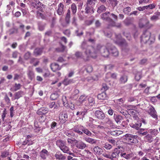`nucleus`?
Wrapping results in <instances>:
<instances>
[{"instance_id": "nucleus-63", "label": "nucleus", "mask_w": 160, "mask_h": 160, "mask_svg": "<svg viewBox=\"0 0 160 160\" xmlns=\"http://www.w3.org/2000/svg\"><path fill=\"white\" fill-rule=\"evenodd\" d=\"M85 97L84 96L82 95L79 98V99L80 102H82L85 100Z\"/></svg>"}, {"instance_id": "nucleus-62", "label": "nucleus", "mask_w": 160, "mask_h": 160, "mask_svg": "<svg viewBox=\"0 0 160 160\" xmlns=\"http://www.w3.org/2000/svg\"><path fill=\"white\" fill-rule=\"evenodd\" d=\"M110 3L114 7H115L118 4L117 1L116 0H112L111 2Z\"/></svg>"}, {"instance_id": "nucleus-38", "label": "nucleus", "mask_w": 160, "mask_h": 160, "mask_svg": "<svg viewBox=\"0 0 160 160\" xmlns=\"http://www.w3.org/2000/svg\"><path fill=\"white\" fill-rule=\"evenodd\" d=\"M59 96L58 94L57 93L52 94L50 96V98L52 100H55L57 99Z\"/></svg>"}, {"instance_id": "nucleus-1", "label": "nucleus", "mask_w": 160, "mask_h": 160, "mask_svg": "<svg viewBox=\"0 0 160 160\" xmlns=\"http://www.w3.org/2000/svg\"><path fill=\"white\" fill-rule=\"evenodd\" d=\"M81 48L82 50L85 49L84 53L87 58H96L98 55L97 45L95 48L92 46H88L86 42L83 41L81 44Z\"/></svg>"}, {"instance_id": "nucleus-52", "label": "nucleus", "mask_w": 160, "mask_h": 160, "mask_svg": "<svg viewBox=\"0 0 160 160\" xmlns=\"http://www.w3.org/2000/svg\"><path fill=\"white\" fill-rule=\"evenodd\" d=\"M9 154V152L7 151H4L2 153L1 157L2 158H5Z\"/></svg>"}, {"instance_id": "nucleus-40", "label": "nucleus", "mask_w": 160, "mask_h": 160, "mask_svg": "<svg viewBox=\"0 0 160 160\" xmlns=\"http://www.w3.org/2000/svg\"><path fill=\"white\" fill-rule=\"evenodd\" d=\"M81 130L82 132L84 133L88 136H90L91 134V133L89 131L88 129L84 128L83 127H82L81 128Z\"/></svg>"}, {"instance_id": "nucleus-56", "label": "nucleus", "mask_w": 160, "mask_h": 160, "mask_svg": "<svg viewBox=\"0 0 160 160\" xmlns=\"http://www.w3.org/2000/svg\"><path fill=\"white\" fill-rule=\"evenodd\" d=\"M150 132L152 134L155 135L157 134L158 133V130L154 129H151L150 130Z\"/></svg>"}, {"instance_id": "nucleus-10", "label": "nucleus", "mask_w": 160, "mask_h": 160, "mask_svg": "<svg viewBox=\"0 0 160 160\" xmlns=\"http://www.w3.org/2000/svg\"><path fill=\"white\" fill-rule=\"evenodd\" d=\"M149 24V22L146 19H141L140 20L139 25L140 28L146 27L149 28L148 25Z\"/></svg>"}, {"instance_id": "nucleus-58", "label": "nucleus", "mask_w": 160, "mask_h": 160, "mask_svg": "<svg viewBox=\"0 0 160 160\" xmlns=\"http://www.w3.org/2000/svg\"><path fill=\"white\" fill-rule=\"evenodd\" d=\"M124 23L127 26H128L131 24L129 19L127 18L125 19L123 21Z\"/></svg>"}, {"instance_id": "nucleus-19", "label": "nucleus", "mask_w": 160, "mask_h": 160, "mask_svg": "<svg viewBox=\"0 0 160 160\" xmlns=\"http://www.w3.org/2000/svg\"><path fill=\"white\" fill-rule=\"evenodd\" d=\"M73 82L72 79H69L66 77L62 81V83L65 86H67Z\"/></svg>"}, {"instance_id": "nucleus-35", "label": "nucleus", "mask_w": 160, "mask_h": 160, "mask_svg": "<svg viewBox=\"0 0 160 160\" xmlns=\"http://www.w3.org/2000/svg\"><path fill=\"white\" fill-rule=\"evenodd\" d=\"M71 9L72 13L74 14H75L77 11V8L75 3H73L72 4L71 6Z\"/></svg>"}, {"instance_id": "nucleus-50", "label": "nucleus", "mask_w": 160, "mask_h": 160, "mask_svg": "<svg viewBox=\"0 0 160 160\" xmlns=\"http://www.w3.org/2000/svg\"><path fill=\"white\" fill-rule=\"evenodd\" d=\"M107 76H111V77L113 78L116 79L117 76V74L115 73H113L111 74V73H108Z\"/></svg>"}, {"instance_id": "nucleus-32", "label": "nucleus", "mask_w": 160, "mask_h": 160, "mask_svg": "<svg viewBox=\"0 0 160 160\" xmlns=\"http://www.w3.org/2000/svg\"><path fill=\"white\" fill-rule=\"evenodd\" d=\"M128 80V77L127 76L124 75L121 77L120 79V81L121 83H125Z\"/></svg>"}, {"instance_id": "nucleus-31", "label": "nucleus", "mask_w": 160, "mask_h": 160, "mask_svg": "<svg viewBox=\"0 0 160 160\" xmlns=\"http://www.w3.org/2000/svg\"><path fill=\"white\" fill-rule=\"evenodd\" d=\"M23 94V92L22 91H18L15 94V99H18L22 97Z\"/></svg>"}, {"instance_id": "nucleus-28", "label": "nucleus", "mask_w": 160, "mask_h": 160, "mask_svg": "<svg viewBox=\"0 0 160 160\" xmlns=\"http://www.w3.org/2000/svg\"><path fill=\"white\" fill-rule=\"evenodd\" d=\"M106 8L103 5H102L98 8L97 12L99 13H100L101 12L105 11L106 10Z\"/></svg>"}, {"instance_id": "nucleus-55", "label": "nucleus", "mask_w": 160, "mask_h": 160, "mask_svg": "<svg viewBox=\"0 0 160 160\" xmlns=\"http://www.w3.org/2000/svg\"><path fill=\"white\" fill-rule=\"evenodd\" d=\"M38 26L39 30L42 31L44 29L45 25H42L40 23H38Z\"/></svg>"}, {"instance_id": "nucleus-17", "label": "nucleus", "mask_w": 160, "mask_h": 160, "mask_svg": "<svg viewBox=\"0 0 160 160\" xmlns=\"http://www.w3.org/2000/svg\"><path fill=\"white\" fill-rule=\"evenodd\" d=\"M50 67L51 69L53 72H55L57 70H60L61 67L58 64L54 63L51 64Z\"/></svg>"}, {"instance_id": "nucleus-33", "label": "nucleus", "mask_w": 160, "mask_h": 160, "mask_svg": "<svg viewBox=\"0 0 160 160\" xmlns=\"http://www.w3.org/2000/svg\"><path fill=\"white\" fill-rule=\"evenodd\" d=\"M75 55L77 58H83L82 52L78 51H77L75 53Z\"/></svg>"}, {"instance_id": "nucleus-29", "label": "nucleus", "mask_w": 160, "mask_h": 160, "mask_svg": "<svg viewBox=\"0 0 160 160\" xmlns=\"http://www.w3.org/2000/svg\"><path fill=\"white\" fill-rule=\"evenodd\" d=\"M104 122L109 125L111 127L113 126V123L111 119L108 118H106L104 120Z\"/></svg>"}, {"instance_id": "nucleus-49", "label": "nucleus", "mask_w": 160, "mask_h": 160, "mask_svg": "<svg viewBox=\"0 0 160 160\" xmlns=\"http://www.w3.org/2000/svg\"><path fill=\"white\" fill-rule=\"evenodd\" d=\"M93 21V19L91 20H87L85 22V24L87 26L90 25L92 23Z\"/></svg>"}, {"instance_id": "nucleus-2", "label": "nucleus", "mask_w": 160, "mask_h": 160, "mask_svg": "<svg viewBox=\"0 0 160 160\" xmlns=\"http://www.w3.org/2000/svg\"><path fill=\"white\" fill-rule=\"evenodd\" d=\"M109 44H107L106 46L98 44L97 49L98 51V55L100 54L103 57H108L110 54L109 50L107 46Z\"/></svg>"}, {"instance_id": "nucleus-6", "label": "nucleus", "mask_w": 160, "mask_h": 160, "mask_svg": "<svg viewBox=\"0 0 160 160\" xmlns=\"http://www.w3.org/2000/svg\"><path fill=\"white\" fill-rule=\"evenodd\" d=\"M109 14H110L109 12L104 13L101 15V18L102 20L108 22L109 24L111 23L113 25L115 23L114 21L112 18L108 17V15Z\"/></svg>"}, {"instance_id": "nucleus-7", "label": "nucleus", "mask_w": 160, "mask_h": 160, "mask_svg": "<svg viewBox=\"0 0 160 160\" xmlns=\"http://www.w3.org/2000/svg\"><path fill=\"white\" fill-rule=\"evenodd\" d=\"M107 46L109 49L110 54L114 57H117L118 55V51L115 47L110 44Z\"/></svg>"}, {"instance_id": "nucleus-18", "label": "nucleus", "mask_w": 160, "mask_h": 160, "mask_svg": "<svg viewBox=\"0 0 160 160\" xmlns=\"http://www.w3.org/2000/svg\"><path fill=\"white\" fill-rule=\"evenodd\" d=\"M160 15V12H156L151 17L150 19L151 21L155 22L159 19V17Z\"/></svg>"}, {"instance_id": "nucleus-12", "label": "nucleus", "mask_w": 160, "mask_h": 160, "mask_svg": "<svg viewBox=\"0 0 160 160\" xmlns=\"http://www.w3.org/2000/svg\"><path fill=\"white\" fill-rule=\"evenodd\" d=\"M59 119L61 120V122L62 123H64L68 120V115L66 113L63 112L60 114L59 116Z\"/></svg>"}, {"instance_id": "nucleus-47", "label": "nucleus", "mask_w": 160, "mask_h": 160, "mask_svg": "<svg viewBox=\"0 0 160 160\" xmlns=\"http://www.w3.org/2000/svg\"><path fill=\"white\" fill-rule=\"evenodd\" d=\"M31 6L32 8L38 9L40 8V7L37 4L34 2H32L31 3Z\"/></svg>"}, {"instance_id": "nucleus-54", "label": "nucleus", "mask_w": 160, "mask_h": 160, "mask_svg": "<svg viewBox=\"0 0 160 160\" xmlns=\"http://www.w3.org/2000/svg\"><path fill=\"white\" fill-rule=\"evenodd\" d=\"M110 16L115 20V21H117L118 19V16L114 13H110V14H109Z\"/></svg>"}, {"instance_id": "nucleus-15", "label": "nucleus", "mask_w": 160, "mask_h": 160, "mask_svg": "<svg viewBox=\"0 0 160 160\" xmlns=\"http://www.w3.org/2000/svg\"><path fill=\"white\" fill-rule=\"evenodd\" d=\"M93 8L92 6L86 5L85 8V13L89 14H92L94 12L93 10Z\"/></svg>"}, {"instance_id": "nucleus-61", "label": "nucleus", "mask_w": 160, "mask_h": 160, "mask_svg": "<svg viewBox=\"0 0 160 160\" xmlns=\"http://www.w3.org/2000/svg\"><path fill=\"white\" fill-rule=\"evenodd\" d=\"M77 19L76 18L74 17L72 18V24L75 26H77Z\"/></svg>"}, {"instance_id": "nucleus-42", "label": "nucleus", "mask_w": 160, "mask_h": 160, "mask_svg": "<svg viewBox=\"0 0 160 160\" xmlns=\"http://www.w3.org/2000/svg\"><path fill=\"white\" fill-rule=\"evenodd\" d=\"M87 72L88 73L91 72L92 71L93 68L90 65H88L85 68Z\"/></svg>"}, {"instance_id": "nucleus-53", "label": "nucleus", "mask_w": 160, "mask_h": 160, "mask_svg": "<svg viewBox=\"0 0 160 160\" xmlns=\"http://www.w3.org/2000/svg\"><path fill=\"white\" fill-rule=\"evenodd\" d=\"M124 36L127 38L129 40H130L131 39V37L129 33L124 32L123 33Z\"/></svg>"}, {"instance_id": "nucleus-23", "label": "nucleus", "mask_w": 160, "mask_h": 160, "mask_svg": "<svg viewBox=\"0 0 160 160\" xmlns=\"http://www.w3.org/2000/svg\"><path fill=\"white\" fill-rule=\"evenodd\" d=\"M120 156L121 157H123L127 159H129L133 156L132 153L126 154V153H123L122 152L121 153Z\"/></svg>"}, {"instance_id": "nucleus-3", "label": "nucleus", "mask_w": 160, "mask_h": 160, "mask_svg": "<svg viewBox=\"0 0 160 160\" xmlns=\"http://www.w3.org/2000/svg\"><path fill=\"white\" fill-rule=\"evenodd\" d=\"M116 40H114L115 42L121 46L123 49L128 46V44L124 39H122V37L120 34H115Z\"/></svg>"}, {"instance_id": "nucleus-30", "label": "nucleus", "mask_w": 160, "mask_h": 160, "mask_svg": "<svg viewBox=\"0 0 160 160\" xmlns=\"http://www.w3.org/2000/svg\"><path fill=\"white\" fill-rule=\"evenodd\" d=\"M28 76L29 78L31 80H32L34 78V73L32 70H28Z\"/></svg>"}, {"instance_id": "nucleus-59", "label": "nucleus", "mask_w": 160, "mask_h": 160, "mask_svg": "<svg viewBox=\"0 0 160 160\" xmlns=\"http://www.w3.org/2000/svg\"><path fill=\"white\" fill-rule=\"evenodd\" d=\"M102 155L104 157L111 159V155L109 154L104 153L102 154Z\"/></svg>"}, {"instance_id": "nucleus-43", "label": "nucleus", "mask_w": 160, "mask_h": 160, "mask_svg": "<svg viewBox=\"0 0 160 160\" xmlns=\"http://www.w3.org/2000/svg\"><path fill=\"white\" fill-rule=\"evenodd\" d=\"M21 85L20 84L15 83L14 86V88L12 90V91H16L21 88ZM12 88L11 89V90H12Z\"/></svg>"}, {"instance_id": "nucleus-9", "label": "nucleus", "mask_w": 160, "mask_h": 160, "mask_svg": "<svg viewBox=\"0 0 160 160\" xmlns=\"http://www.w3.org/2000/svg\"><path fill=\"white\" fill-rule=\"evenodd\" d=\"M64 5L60 3L58 5V9L57 10L58 14L59 16L63 15L65 11V8H64Z\"/></svg>"}, {"instance_id": "nucleus-13", "label": "nucleus", "mask_w": 160, "mask_h": 160, "mask_svg": "<svg viewBox=\"0 0 160 160\" xmlns=\"http://www.w3.org/2000/svg\"><path fill=\"white\" fill-rule=\"evenodd\" d=\"M76 147L79 149H82L86 146V144L82 141H77L76 142Z\"/></svg>"}, {"instance_id": "nucleus-41", "label": "nucleus", "mask_w": 160, "mask_h": 160, "mask_svg": "<svg viewBox=\"0 0 160 160\" xmlns=\"http://www.w3.org/2000/svg\"><path fill=\"white\" fill-rule=\"evenodd\" d=\"M67 97L66 96H63L62 97V101L65 107H68V102L66 99Z\"/></svg>"}, {"instance_id": "nucleus-45", "label": "nucleus", "mask_w": 160, "mask_h": 160, "mask_svg": "<svg viewBox=\"0 0 160 160\" xmlns=\"http://www.w3.org/2000/svg\"><path fill=\"white\" fill-rule=\"evenodd\" d=\"M126 135L129 138L128 139L129 140H131L132 139H137L138 138V136L137 135H134L130 134H126Z\"/></svg>"}, {"instance_id": "nucleus-64", "label": "nucleus", "mask_w": 160, "mask_h": 160, "mask_svg": "<svg viewBox=\"0 0 160 160\" xmlns=\"http://www.w3.org/2000/svg\"><path fill=\"white\" fill-rule=\"evenodd\" d=\"M18 53L17 51L14 52L12 54V57L13 58H17Z\"/></svg>"}, {"instance_id": "nucleus-11", "label": "nucleus", "mask_w": 160, "mask_h": 160, "mask_svg": "<svg viewBox=\"0 0 160 160\" xmlns=\"http://www.w3.org/2000/svg\"><path fill=\"white\" fill-rule=\"evenodd\" d=\"M94 114L95 117L100 120L103 119L105 117L104 113L102 111L97 110Z\"/></svg>"}, {"instance_id": "nucleus-46", "label": "nucleus", "mask_w": 160, "mask_h": 160, "mask_svg": "<svg viewBox=\"0 0 160 160\" xmlns=\"http://www.w3.org/2000/svg\"><path fill=\"white\" fill-rule=\"evenodd\" d=\"M49 106L50 108H53L54 109H56L58 108L57 105L55 104V102H54L49 103Z\"/></svg>"}, {"instance_id": "nucleus-14", "label": "nucleus", "mask_w": 160, "mask_h": 160, "mask_svg": "<svg viewBox=\"0 0 160 160\" xmlns=\"http://www.w3.org/2000/svg\"><path fill=\"white\" fill-rule=\"evenodd\" d=\"M120 153V150H118L117 148H115L113 151L112 154L111 155V160H113V158L118 157L119 156V155Z\"/></svg>"}, {"instance_id": "nucleus-24", "label": "nucleus", "mask_w": 160, "mask_h": 160, "mask_svg": "<svg viewBox=\"0 0 160 160\" xmlns=\"http://www.w3.org/2000/svg\"><path fill=\"white\" fill-rule=\"evenodd\" d=\"M98 98L100 100H104L107 98V95L105 92H103L98 94L97 96Z\"/></svg>"}, {"instance_id": "nucleus-4", "label": "nucleus", "mask_w": 160, "mask_h": 160, "mask_svg": "<svg viewBox=\"0 0 160 160\" xmlns=\"http://www.w3.org/2000/svg\"><path fill=\"white\" fill-rule=\"evenodd\" d=\"M56 144L64 153H68L69 154H72L70 152L69 148L65 145L64 141H57Z\"/></svg>"}, {"instance_id": "nucleus-21", "label": "nucleus", "mask_w": 160, "mask_h": 160, "mask_svg": "<svg viewBox=\"0 0 160 160\" xmlns=\"http://www.w3.org/2000/svg\"><path fill=\"white\" fill-rule=\"evenodd\" d=\"M55 157L57 159L59 160H64L66 157L59 152H57L55 155Z\"/></svg>"}, {"instance_id": "nucleus-44", "label": "nucleus", "mask_w": 160, "mask_h": 160, "mask_svg": "<svg viewBox=\"0 0 160 160\" xmlns=\"http://www.w3.org/2000/svg\"><path fill=\"white\" fill-rule=\"evenodd\" d=\"M142 73L141 72H138L137 73L135 76V79L137 81H139L141 78Z\"/></svg>"}, {"instance_id": "nucleus-20", "label": "nucleus", "mask_w": 160, "mask_h": 160, "mask_svg": "<svg viewBox=\"0 0 160 160\" xmlns=\"http://www.w3.org/2000/svg\"><path fill=\"white\" fill-rule=\"evenodd\" d=\"M142 125V123L141 122L138 121L135 124H132L130 126L132 128L138 130Z\"/></svg>"}, {"instance_id": "nucleus-34", "label": "nucleus", "mask_w": 160, "mask_h": 160, "mask_svg": "<svg viewBox=\"0 0 160 160\" xmlns=\"http://www.w3.org/2000/svg\"><path fill=\"white\" fill-rule=\"evenodd\" d=\"M97 0H87L86 5L92 6V5H95Z\"/></svg>"}, {"instance_id": "nucleus-22", "label": "nucleus", "mask_w": 160, "mask_h": 160, "mask_svg": "<svg viewBox=\"0 0 160 160\" xmlns=\"http://www.w3.org/2000/svg\"><path fill=\"white\" fill-rule=\"evenodd\" d=\"M48 111V108H42L38 110L37 112L39 115L45 114Z\"/></svg>"}, {"instance_id": "nucleus-36", "label": "nucleus", "mask_w": 160, "mask_h": 160, "mask_svg": "<svg viewBox=\"0 0 160 160\" xmlns=\"http://www.w3.org/2000/svg\"><path fill=\"white\" fill-rule=\"evenodd\" d=\"M115 120L118 123L122 119V117L120 115H116L114 116Z\"/></svg>"}, {"instance_id": "nucleus-27", "label": "nucleus", "mask_w": 160, "mask_h": 160, "mask_svg": "<svg viewBox=\"0 0 160 160\" xmlns=\"http://www.w3.org/2000/svg\"><path fill=\"white\" fill-rule=\"evenodd\" d=\"M42 48H37L34 51V54L36 56L40 55L42 53Z\"/></svg>"}, {"instance_id": "nucleus-16", "label": "nucleus", "mask_w": 160, "mask_h": 160, "mask_svg": "<svg viewBox=\"0 0 160 160\" xmlns=\"http://www.w3.org/2000/svg\"><path fill=\"white\" fill-rule=\"evenodd\" d=\"M49 155L48 152L46 149H43L40 152V156L41 158L45 159Z\"/></svg>"}, {"instance_id": "nucleus-51", "label": "nucleus", "mask_w": 160, "mask_h": 160, "mask_svg": "<svg viewBox=\"0 0 160 160\" xmlns=\"http://www.w3.org/2000/svg\"><path fill=\"white\" fill-rule=\"evenodd\" d=\"M31 56V53L29 52L26 53L24 55V59L26 60L28 59Z\"/></svg>"}, {"instance_id": "nucleus-60", "label": "nucleus", "mask_w": 160, "mask_h": 160, "mask_svg": "<svg viewBox=\"0 0 160 160\" xmlns=\"http://www.w3.org/2000/svg\"><path fill=\"white\" fill-rule=\"evenodd\" d=\"M104 147L106 149L109 150L112 148V146L109 144L106 143Z\"/></svg>"}, {"instance_id": "nucleus-8", "label": "nucleus", "mask_w": 160, "mask_h": 160, "mask_svg": "<svg viewBox=\"0 0 160 160\" xmlns=\"http://www.w3.org/2000/svg\"><path fill=\"white\" fill-rule=\"evenodd\" d=\"M148 113L153 118L156 119H158V115H157V112L154 108L152 106H151L148 107Z\"/></svg>"}, {"instance_id": "nucleus-26", "label": "nucleus", "mask_w": 160, "mask_h": 160, "mask_svg": "<svg viewBox=\"0 0 160 160\" xmlns=\"http://www.w3.org/2000/svg\"><path fill=\"white\" fill-rule=\"evenodd\" d=\"M93 150L96 154L98 155L101 154L102 152V149L99 148L98 146L95 147L93 149Z\"/></svg>"}, {"instance_id": "nucleus-25", "label": "nucleus", "mask_w": 160, "mask_h": 160, "mask_svg": "<svg viewBox=\"0 0 160 160\" xmlns=\"http://www.w3.org/2000/svg\"><path fill=\"white\" fill-rule=\"evenodd\" d=\"M71 12L70 10H68L67 12L65 18V21L67 24H68L70 21Z\"/></svg>"}, {"instance_id": "nucleus-5", "label": "nucleus", "mask_w": 160, "mask_h": 160, "mask_svg": "<svg viewBox=\"0 0 160 160\" xmlns=\"http://www.w3.org/2000/svg\"><path fill=\"white\" fill-rule=\"evenodd\" d=\"M151 32L146 30L144 31L141 37V42L143 43H146L150 39Z\"/></svg>"}, {"instance_id": "nucleus-37", "label": "nucleus", "mask_w": 160, "mask_h": 160, "mask_svg": "<svg viewBox=\"0 0 160 160\" xmlns=\"http://www.w3.org/2000/svg\"><path fill=\"white\" fill-rule=\"evenodd\" d=\"M131 8L130 7H127L124 8L123 10V12L126 14H128L131 11Z\"/></svg>"}, {"instance_id": "nucleus-48", "label": "nucleus", "mask_w": 160, "mask_h": 160, "mask_svg": "<svg viewBox=\"0 0 160 160\" xmlns=\"http://www.w3.org/2000/svg\"><path fill=\"white\" fill-rule=\"evenodd\" d=\"M156 5L154 3L149 4L147 6V9H152L155 8Z\"/></svg>"}, {"instance_id": "nucleus-39", "label": "nucleus", "mask_w": 160, "mask_h": 160, "mask_svg": "<svg viewBox=\"0 0 160 160\" xmlns=\"http://www.w3.org/2000/svg\"><path fill=\"white\" fill-rule=\"evenodd\" d=\"M115 23L114 25H112L111 24V23H110V24H109L108 26V28H109L110 27H116L118 28H119L121 27V23H116V22L114 21Z\"/></svg>"}, {"instance_id": "nucleus-57", "label": "nucleus", "mask_w": 160, "mask_h": 160, "mask_svg": "<svg viewBox=\"0 0 160 160\" xmlns=\"http://www.w3.org/2000/svg\"><path fill=\"white\" fill-rule=\"evenodd\" d=\"M7 114V111L5 108H4V110L3 111L2 114V119L3 121H4V118Z\"/></svg>"}]
</instances>
